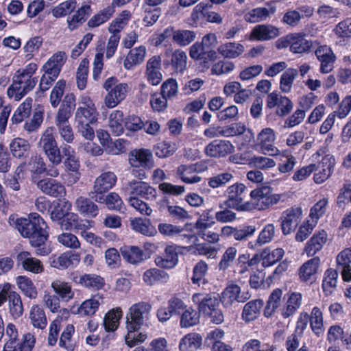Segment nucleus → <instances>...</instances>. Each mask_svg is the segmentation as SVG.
Returning <instances> with one entry per match:
<instances>
[{"mask_svg": "<svg viewBox=\"0 0 351 351\" xmlns=\"http://www.w3.org/2000/svg\"><path fill=\"white\" fill-rule=\"evenodd\" d=\"M101 201L98 203L105 204L109 210L121 212L124 209V204L121 197L114 192H110L106 195H102Z\"/></svg>", "mask_w": 351, "mask_h": 351, "instance_id": "a18cd8bd", "label": "nucleus"}, {"mask_svg": "<svg viewBox=\"0 0 351 351\" xmlns=\"http://www.w3.org/2000/svg\"><path fill=\"white\" fill-rule=\"evenodd\" d=\"M327 239L328 234L324 230L315 232L306 243L304 252L308 257L315 256L323 248Z\"/></svg>", "mask_w": 351, "mask_h": 351, "instance_id": "a211bd4d", "label": "nucleus"}, {"mask_svg": "<svg viewBox=\"0 0 351 351\" xmlns=\"http://www.w3.org/2000/svg\"><path fill=\"white\" fill-rule=\"evenodd\" d=\"M29 318L32 325L38 328L43 329L47 326V321L44 310L38 305H33L29 313Z\"/></svg>", "mask_w": 351, "mask_h": 351, "instance_id": "09e8293b", "label": "nucleus"}, {"mask_svg": "<svg viewBox=\"0 0 351 351\" xmlns=\"http://www.w3.org/2000/svg\"><path fill=\"white\" fill-rule=\"evenodd\" d=\"M168 275L166 272L154 268L147 270L143 274L144 281L149 285H152L158 281L167 280Z\"/></svg>", "mask_w": 351, "mask_h": 351, "instance_id": "338daca9", "label": "nucleus"}, {"mask_svg": "<svg viewBox=\"0 0 351 351\" xmlns=\"http://www.w3.org/2000/svg\"><path fill=\"white\" fill-rule=\"evenodd\" d=\"M66 60V55L65 52L58 51L43 66V70L49 75L58 76Z\"/></svg>", "mask_w": 351, "mask_h": 351, "instance_id": "5701e85b", "label": "nucleus"}, {"mask_svg": "<svg viewBox=\"0 0 351 351\" xmlns=\"http://www.w3.org/2000/svg\"><path fill=\"white\" fill-rule=\"evenodd\" d=\"M193 302L197 305L198 311L205 315L219 307V300L214 293H196L192 296Z\"/></svg>", "mask_w": 351, "mask_h": 351, "instance_id": "ddd939ff", "label": "nucleus"}, {"mask_svg": "<svg viewBox=\"0 0 351 351\" xmlns=\"http://www.w3.org/2000/svg\"><path fill=\"white\" fill-rule=\"evenodd\" d=\"M123 258L128 263L137 264L146 258L144 252L138 247L131 246L121 250Z\"/></svg>", "mask_w": 351, "mask_h": 351, "instance_id": "c03bdc74", "label": "nucleus"}, {"mask_svg": "<svg viewBox=\"0 0 351 351\" xmlns=\"http://www.w3.org/2000/svg\"><path fill=\"white\" fill-rule=\"evenodd\" d=\"M14 227L22 237L29 239L32 246L36 248V254L45 256L49 253V248L45 245L48 237L47 226L39 215L31 213L28 218L16 219Z\"/></svg>", "mask_w": 351, "mask_h": 351, "instance_id": "f257e3e1", "label": "nucleus"}, {"mask_svg": "<svg viewBox=\"0 0 351 351\" xmlns=\"http://www.w3.org/2000/svg\"><path fill=\"white\" fill-rule=\"evenodd\" d=\"M128 86L125 83H121L115 85L104 99V102L108 108H112L117 106L126 96Z\"/></svg>", "mask_w": 351, "mask_h": 351, "instance_id": "412c9836", "label": "nucleus"}, {"mask_svg": "<svg viewBox=\"0 0 351 351\" xmlns=\"http://www.w3.org/2000/svg\"><path fill=\"white\" fill-rule=\"evenodd\" d=\"M120 309L111 310L108 311L104 319V326L107 331H114L119 325V320L121 317Z\"/></svg>", "mask_w": 351, "mask_h": 351, "instance_id": "680f3d73", "label": "nucleus"}, {"mask_svg": "<svg viewBox=\"0 0 351 351\" xmlns=\"http://www.w3.org/2000/svg\"><path fill=\"white\" fill-rule=\"evenodd\" d=\"M92 10L90 5H82L71 17L68 18V28L71 31L77 29L80 25L86 21L88 16L90 14Z\"/></svg>", "mask_w": 351, "mask_h": 351, "instance_id": "f704fd0d", "label": "nucleus"}, {"mask_svg": "<svg viewBox=\"0 0 351 351\" xmlns=\"http://www.w3.org/2000/svg\"><path fill=\"white\" fill-rule=\"evenodd\" d=\"M145 53L146 48L144 46H140L131 49L124 60V67L130 70L134 66L140 64L144 60Z\"/></svg>", "mask_w": 351, "mask_h": 351, "instance_id": "c9c22d12", "label": "nucleus"}, {"mask_svg": "<svg viewBox=\"0 0 351 351\" xmlns=\"http://www.w3.org/2000/svg\"><path fill=\"white\" fill-rule=\"evenodd\" d=\"M196 34L193 31L188 29H178L173 34V42L181 47L189 45L195 39Z\"/></svg>", "mask_w": 351, "mask_h": 351, "instance_id": "6e6d98bb", "label": "nucleus"}, {"mask_svg": "<svg viewBox=\"0 0 351 351\" xmlns=\"http://www.w3.org/2000/svg\"><path fill=\"white\" fill-rule=\"evenodd\" d=\"M88 74V62L84 59L81 61L76 72V83L77 88L82 90H84L87 84V77Z\"/></svg>", "mask_w": 351, "mask_h": 351, "instance_id": "5fc2aeb1", "label": "nucleus"}, {"mask_svg": "<svg viewBox=\"0 0 351 351\" xmlns=\"http://www.w3.org/2000/svg\"><path fill=\"white\" fill-rule=\"evenodd\" d=\"M72 280L86 288L95 290L101 289L104 285L103 278L96 274L75 276L72 278Z\"/></svg>", "mask_w": 351, "mask_h": 351, "instance_id": "2f4dec72", "label": "nucleus"}, {"mask_svg": "<svg viewBox=\"0 0 351 351\" xmlns=\"http://www.w3.org/2000/svg\"><path fill=\"white\" fill-rule=\"evenodd\" d=\"M285 254L282 248H276L271 252L264 250L261 254L262 265L263 267H269L280 261Z\"/></svg>", "mask_w": 351, "mask_h": 351, "instance_id": "bf43d9fd", "label": "nucleus"}, {"mask_svg": "<svg viewBox=\"0 0 351 351\" xmlns=\"http://www.w3.org/2000/svg\"><path fill=\"white\" fill-rule=\"evenodd\" d=\"M282 291L280 289H274L270 294L264 310L266 317H271L281 304Z\"/></svg>", "mask_w": 351, "mask_h": 351, "instance_id": "49530a36", "label": "nucleus"}, {"mask_svg": "<svg viewBox=\"0 0 351 351\" xmlns=\"http://www.w3.org/2000/svg\"><path fill=\"white\" fill-rule=\"evenodd\" d=\"M97 112L95 104L88 95H81L79 99V107L75 112V120L77 123H94L97 121Z\"/></svg>", "mask_w": 351, "mask_h": 351, "instance_id": "1a4fd4ad", "label": "nucleus"}, {"mask_svg": "<svg viewBox=\"0 0 351 351\" xmlns=\"http://www.w3.org/2000/svg\"><path fill=\"white\" fill-rule=\"evenodd\" d=\"M202 345V337L199 334L189 333L180 341L179 348L180 351H195Z\"/></svg>", "mask_w": 351, "mask_h": 351, "instance_id": "37998d69", "label": "nucleus"}, {"mask_svg": "<svg viewBox=\"0 0 351 351\" xmlns=\"http://www.w3.org/2000/svg\"><path fill=\"white\" fill-rule=\"evenodd\" d=\"M51 288L62 300L69 301L73 298L74 292L69 282L61 280H55L51 282Z\"/></svg>", "mask_w": 351, "mask_h": 351, "instance_id": "79ce46f5", "label": "nucleus"}, {"mask_svg": "<svg viewBox=\"0 0 351 351\" xmlns=\"http://www.w3.org/2000/svg\"><path fill=\"white\" fill-rule=\"evenodd\" d=\"M335 163V158L331 155H326L321 162L316 165L314 174V181L317 184H321L326 180L331 175Z\"/></svg>", "mask_w": 351, "mask_h": 351, "instance_id": "dca6fc26", "label": "nucleus"}, {"mask_svg": "<svg viewBox=\"0 0 351 351\" xmlns=\"http://www.w3.org/2000/svg\"><path fill=\"white\" fill-rule=\"evenodd\" d=\"M101 300V298L98 295L86 300L77 307L76 311H73V313L82 316H92L98 310Z\"/></svg>", "mask_w": 351, "mask_h": 351, "instance_id": "4c0bfd02", "label": "nucleus"}, {"mask_svg": "<svg viewBox=\"0 0 351 351\" xmlns=\"http://www.w3.org/2000/svg\"><path fill=\"white\" fill-rule=\"evenodd\" d=\"M320 264L319 257H314L305 262L300 268V278L304 282L313 281L315 279Z\"/></svg>", "mask_w": 351, "mask_h": 351, "instance_id": "c756f323", "label": "nucleus"}, {"mask_svg": "<svg viewBox=\"0 0 351 351\" xmlns=\"http://www.w3.org/2000/svg\"><path fill=\"white\" fill-rule=\"evenodd\" d=\"M130 196H138L147 200H154L156 197V189L148 183L141 181L132 180L125 188Z\"/></svg>", "mask_w": 351, "mask_h": 351, "instance_id": "f8f14e48", "label": "nucleus"}, {"mask_svg": "<svg viewBox=\"0 0 351 351\" xmlns=\"http://www.w3.org/2000/svg\"><path fill=\"white\" fill-rule=\"evenodd\" d=\"M298 75V71L295 69H287L280 77V89L284 93H289L292 87L293 82Z\"/></svg>", "mask_w": 351, "mask_h": 351, "instance_id": "69168bd1", "label": "nucleus"}, {"mask_svg": "<svg viewBox=\"0 0 351 351\" xmlns=\"http://www.w3.org/2000/svg\"><path fill=\"white\" fill-rule=\"evenodd\" d=\"M276 11V7L271 3H267L265 7H259L247 12L244 19L247 22L256 23L267 20L273 16Z\"/></svg>", "mask_w": 351, "mask_h": 351, "instance_id": "f3484780", "label": "nucleus"}, {"mask_svg": "<svg viewBox=\"0 0 351 351\" xmlns=\"http://www.w3.org/2000/svg\"><path fill=\"white\" fill-rule=\"evenodd\" d=\"M123 114L120 110H114L109 117V127L111 132L116 136L123 132Z\"/></svg>", "mask_w": 351, "mask_h": 351, "instance_id": "3c124183", "label": "nucleus"}, {"mask_svg": "<svg viewBox=\"0 0 351 351\" xmlns=\"http://www.w3.org/2000/svg\"><path fill=\"white\" fill-rule=\"evenodd\" d=\"M37 186L44 193L59 197L65 194V188L60 182L51 178L42 179L38 182Z\"/></svg>", "mask_w": 351, "mask_h": 351, "instance_id": "a878e982", "label": "nucleus"}, {"mask_svg": "<svg viewBox=\"0 0 351 351\" xmlns=\"http://www.w3.org/2000/svg\"><path fill=\"white\" fill-rule=\"evenodd\" d=\"M39 148L44 152L50 163L60 164L62 156L58 147L53 127L47 128L38 142Z\"/></svg>", "mask_w": 351, "mask_h": 351, "instance_id": "20e7f679", "label": "nucleus"}, {"mask_svg": "<svg viewBox=\"0 0 351 351\" xmlns=\"http://www.w3.org/2000/svg\"><path fill=\"white\" fill-rule=\"evenodd\" d=\"M310 325L312 330L317 335L324 332L323 313L319 308L315 306L312 309L309 315Z\"/></svg>", "mask_w": 351, "mask_h": 351, "instance_id": "8fccbe9b", "label": "nucleus"}, {"mask_svg": "<svg viewBox=\"0 0 351 351\" xmlns=\"http://www.w3.org/2000/svg\"><path fill=\"white\" fill-rule=\"evenodd\" d=\"M338 273L335 269H328L324 274L322 288L324 291L331 293L337 286Z\"/></svg>", "mask_w": 351, "mask_h": 351, "instance_id": "774afa93", "label": "nucleus"}, {"mask_svg": "<svg viewBox=\"0 0 351 351\" xmlns=\"http://www.w3.org/2000/svg\"><path fill=\"white\" fill-rule=\"evenodd\" d=\"M302 219V209L293 206L285 210L280 217L282 232L288 235L294 232Z\"/></svg>", "mask_w": 351, "mask_h": 351, "instance_id": "6e6552de", "label": "nucleus"}, {"mask_svg": "<svg viewBox=\"0 0 351 351\" xmlns=\"http://www.w3.org/2000/svg\"><path fill=\"white\" fill-rule=\"evenodd\" d=\"M213 225H199V228H195L198 237L203 239L204 241L215 243L219 240V235L218 233L211 230L210 228Z\"/></svg>", "mask_w": 351, "mask_h": 351, "instance_id": "e2e57ef3", "label": "nucleus"}, {"mask_svg": "<svg viewBox=\"0 0 351 351\" xmlns=\"http://www.w3.org/2000/svg\"><path fill=\"white\" fill-rule=\"evenodd\" d=\"M178 262V254L176 247L173 245L167 246L164 253L155 258L156 265L165 269H171L174 267Z\"/></svg>", "mask_w": 351, "mask_h": 351, "instance_id": "aec40b11", "label": "nucleus"}, {"mask_svg": "<svg viewBox=\"0 0 351 351\" xmlns=\"http://www.w3.org/2000/svg\"><path fill=\"white\" fill-rule=\"evenodd\" d=\"M77 7L76 0H67L52 10L53 15L56 17H62L71 14Z\"/></svg>", "mask_w": 351, "mask_h": 351, "instance_id": "4d7b16f0", "label": "nucleus"}, {"mask_svg": "<svg viewBox=\"0 0 351 351\" xmlns=\"http://www.w3.org/2000/svg\"><path fill=\"white\" fill-rule=\"evenodd\" d=\"M10 149L14 157L25 158L29 155L30 145L27 141L23 138H16L12 141Z\"/></svg>", "mask_w": 351, "mask_h": 351, "instance_id": "58836bf2", "label": "nucleus"}, {"mask_svg": "<svg viewBox=\"0 0 351 351\" xmlns=\"http://www.w3.org/2000/svg\"><path fill=\"white\" fill-rule=\"evenodd\" d=\"M114 12V10H113L112 7H106L97 14L92 16V18L88 21V27L94 28L99 26L108 21Z\"/></svg>", "mask_w": 351, "mask_h": 351, "instance_id": "864d4df0", "label": "nucleus"}, {"mask_svg": "<svg viewBox=\"0 0 351 351\" xmlns=\"http://www.w3.org/2000/svg\"><path fill=\"white\" fill-rule=\"evenodd\" d=\"M234 146L226 140H214L205 147V153L212 158H222L232 154Z\"/></svg>", "mask_w": 351, "mask_h": 351, "instance_id": "4468645a", "label": "nucleus"}, {"mask_svg": "<svg viewBox=\"0 0 351 351\" xmlns=\"http://www.w3.org/2000/svg\"><path fill=\"white\" fill-rule=\"evenodd\" d=\"M246 190V186L239 182L228 186L226 191L227 199L224 202L226 207L237 211H249L252 204L249 201L243 202L247 195Z\"/></svg>", "mask_w": 351, "mask_h": 351, "instance_id": "39448f33", "label": "nucleus"}, {"mask_svg": "<svg viewBox=\"0 0 351 351\" xmlns=\"http://www.w3.org/2000/svg\"><path fill=\"white\" fill-rule=\"evenodd\" d=\"M130 226L133 230L147 237H153L157 234V230L153 226L149 219L134 218L130 220Z\"/></svg>", "mask_w": 351, "mask_h": 351, "instance_id": "e433bc0d", "label": "nucleus"}, {"mask_svg": "<svg viewBox=\"0 0 351 351\" xmlns=\"http://www.w3.org/2000/svg\"><path fill=\"white\" fill-rule=\"evenodd\" d=\"M71 203L66 199H60L58 204L53 206L50 213V217L53 221L60 223L71 209Z\"/></svg>", "mask_w": 351, "mask_h": 351, "instance_id": "ea45409f", "label": "nucleus"}, {"mask_svg": "<svg viewBox=\"0 0 351 351\" xmlns=\"http://www.w3.org/2000/svg\"><path fill=\"white\" fill-rule=\"evenodd\" d=\"M290 45V51L295 53H302L307 52L313 47L311 41H308L302 37H288L285 41H282V47H287Z\"/></svg>", "mask_w": 351, "mask_h": 351, "instance_id": "7c9ffc66", "label": "nucleus"}, {"mask_svg": "<svg viewBox=\"0 0 351 351\" xmlns=\"http://www.w3.org/2000/svg\"><path fill=\"white\" fill-rule=\"evenodd\" d=\"M117 179V176L113 172L102 173L95 180L89 196L95 201H101L103 199L102 195H105L115 185Z\"/></svg>", "mask_w": 351, "mask_h": 351, "instance_id": "0eeeda50", "label": "nucleus"}, {"mask_svg": "<svg viewBox=\"0 0 351 351\" xmlns=\"http://www.w3.org/2000/svg\"><path fill=\"white\" fill-rule=\"evenodd\" d=\"M262 150L269 155L274 156L278 154V149L273 145L275 140V134L272 129L265 128L258 136Z\"/></svg>", "mask_w": 351, "mask_h": 351, "instance_id": "b1692460", "label": "nucleus"}, {"mask_svg": "<svg viewBox=\"0 0 351 351\" xmlns=\"http://www.w3.org/2000/svg\"><path fill=\"white\" fill-rule=\"evenodd\" d=\"M5 302H8L10 315L14 318L20 317L23 313V306L20 295L11 289L7 292Z\"/></svg>", "mask_w": 351, "mask_h": 351, "instance_id": "c85d7f7f", "label": "nucleus"}, {"mask_svg": "<svg viewBox=\"0 0 351 351\" xmlns=\"http://www.w3.org/2000/svg\"><path fill=\"white\" fill-rule=\"evenodd\" d=\"M315 54L320 62L319 71L322 73H328L332 71L336 56L329 46L326 45L318 46L315 51Z\"/></svg>", "mask_w": 351, "mask_h": 351, "instance_id": "9b49d317", "label": "nucleus"}, {"mask_svg": "<svg viewBox=\"0 0 351 351\" xmlns=\"http://www.w3.org/2000/svg\"><path fill=\"white\" fill-rule=\"evenodd\" d=\"M233 178L234 176L231 172L224 171L210 177L208 179V184L213 189H217L225 186Z\"/></svg>", "mask_w": 351, "mask_h": 351, "instance_id": "13d9d810", "label": "nucleus"}, {"mask_svg": "<svg viewBox=\"0 0 351 351\" xmlns=\"http://www.w3.org/2000/svg\"><path fill=\"white\" fill-rule=\"evenodd\" d=\"M16 283L23 294L31 299H35L38 291L33 282L27 277L20 276L16 278Z\"/></svg>", "mask_w": 351, "mask_h": 351, "instance_id": "de8ad7c7", "label": "nucleus"}, {"mask_svg": "<svg viewBox=\"0 0 351 351\" xmlns=\"http://www.w3.org/2000/svg\"><path fill=\"white\" fill-rule=\"evenodd\" d=\"M57 241L66 248L76 250L80 247V242L77 237L71 232L61 233L57 237Z\"/></svg>", "mask_w": 351, "mask_h": 351, "instance_id": "0e129e2a", "label": "nucleus"}, {"mask_svg": "<svg viewBox=\"0 0 351 351\" xmlns=\"http://www.w3.org/2000/svg\"><path fill=\"white\" fill-rule=\"evenodd\" d=\"M152 306L148 302H140L132 304L126 314V328L128 332L138 330L149 318Z\"/></svg>", "mask_w": 351, "mask_h": 351, "instance_id": "7ed1b4c3", "label": "nucleus"}, {"mask_svg": "<svg viewBox=\"0 0 351 351\" xmlns=\"http://www.w3.org/2000/svg\"><path fill=\"white\" fill-rule=\"evenodd\" d=\"M81 221L77 214L69 212L58 225L62 230H82Z\"/></svg>", "mask_w": 351, "mask_h": 351, "instance_id": "603ef678", "label": "nucleus"}, {"mask_svg": "<svg viewBox=\"0 0 351 351\" xmlns=\"http://www.w3.org/2000/svg\"><path fill=\"white\" fill-rule=\"evenodd\" d=\"M279 29L271 25H258L250 34V38L257 40H267L277 37Z\"/></svg>", "mask_w": 351, "mask_h": 351, "instance_id": "bb28decb", "label": "nucleus"}, {"mask_svg": "<svg viewBox=\"0 0 351 351\" xmlns=\"http://www.w3.org/2000/svg\"><path fill=\"white\" fill-rule=\"evenodd\" d=\"M17 260L21 264L23 268L28 271L34 274H40L44 270L42 262L36 258L31 257L28 252H20L17 256Z\"/></svg>", "mask_w": 351, "mask_h": 351, "instance_id": "393cba45", "label": "nucleus"}, {"mask_svg": "<svg viewBox=\"0 0 351 351\" xmlns=\"http://www.w3.org/2000/svg\"><path fill=\"white\" fill-rule=\"evenodd\" d=\"M250 196L251 200L249 201V204L252 205L249 208V211L254 209L265 210L277 204L281 199V195L273 193L272 189L268 186L256 188L250 192Z\"/></svg>", "mask_w": 351, "mask_h": 351, "instance_id": "f03ea898", "label": "nucleus"}, {"mask_svg": "<svg viewBox=\"0 0 351 351\" xmlns=\"http://www.w3.org/2000/svg\"><path fill=\"white\" fill-rule=\"evenodd\" d=\"M80 255L71 251L64 252L57 257H54L51 261V267L59 269H64L79 263Z\"/></svg>", "mask_w": 351, "mask_h": 351, "instance_id": "cd10ccee", "label": "nucleus"}, {"mask_svg": "<svg viewBox=\"0 0 351 351\" xmlns=\"http://www.w3.org/2000/svg\"><path fill=\"white\" fill-rule=\"evenodd\" d=\"M217 50L223 57L233 59L241 56L245 49L243 45L230 42L220 45Z\"/></svg>", "mask_w": 351, "mask_h": 351, "instance_id": "a19ab883", "label": "nucleus"}, {"mask_svg": "<svg viewBox=\"0 0 351 351\" xmlns=\"http://www.w3.org/2000/svg\"><path fill=\"white\" fill-rule=\"evenodd\" d=\"M250 298L248 292H241L237 285L231 284L221 293V301L225 307H231L236 302H245Z\"/></svg>", "mask_w": 351, "mask_h": 351, "instance_id": "9d476101", "label": "nucleus"}, {"mask_svg": "<svg viewBox=\"0 0 351 351\" xmlns=\"http://www.w3.org/2000/svg\"><path fill=\"white\" fill-rule=\"evenodd\" d=\"M302 294L293 292L288 295L286 303L281 309V315L284 318H288L295 313L302 304Z\"/></svg>", "mask_w": 351, "mask_h": 351, "instance_id": "473e14b6", "label": "nucleus"}, {"mask_svg": "<svg viewBox=\"0 0 351 351\" xmlns=\"http://www.w3.org/2000/svg\"><path fill=\"white\" fill-rule=\"evenodd\" d=\"M204 171L202 164L195 163L191 165H182L176 170L177 176L185 183H197L201 180V177L195 174Z\"/></svg>", "mask_w": 351, "mask_h": 351, "instance_id": "2eb2a0df", "label": "nucleus"}, {"mask_svg": "<svg viewBox=\"0 0 351 351\" xmlns=\"http://www.w3.org/2000/svg\"><path fill=\"white\" fill-rule=\"evenodd\" d=\"M264 302L262 300L256 299L248 302L245 304L242 318L245 322H250L256 319L260 315L261 309Z\"/></svg>", "mask_w": 351, "mask_h": 351, "instance_id": "72a5a7b5", "label": "nucleus"}, {"mask_svg": "<svg viewBox=\"0 0 351 351\" xmlns=\"http://www.w3.org/2000/svg\"><path fill=\"white\" fill-rule=\"evenodd\" d=\"M129 162L134 167L151 169L154 167L153 156L148 149L134 150L131 153Z\"/></svg>", "mask_w": 351, "mask_h": 351, "instance_id": "6ab92c4d", "label": "nucleus"}, {"mask_svg": "<svg viewBox=\"0 0 351 351\" xmlns=\"http://www.w3.org/2000/svg\"><path fill=\"white\" fill-rule=\"evenodd\" d=\"M36 82L35 77L16 71L13 77V83L8 89V96L19 101L34 88Z\"/></svg>", "mask_w": 351, "mask_h": 351, "instance_id": "423d86ee", "label": "nucleus"}, {"mask_svg": "<svg viewBox=\"0 0 351 351\" xmlns=\"http://www.w3.org/2000/svg\"><path fill=\"white\" fill-rule=\"evenodd\" d=\"M75 210L87 217H95L99 212L98 206L90 198L80 196L74 203Z\"/></svg>", "mask_w": 351, "mask_h": 351, "instance_id": "4be33fe9", "label": "nucleus"}, {"mask_svg": "<svg viewBox=\"0 0 351 351\" xmlns=\"http://www.w3.org/2000/svg\"><path fill=\"white\" fill-rule=\"evenodd\" d=\"M187 56L184 51L177 49L171 54V64L176 72H183L186 67Z\"/></svg>", "mask_w": 351, "mask_h": 351, "instance_id": "052dcab7", "label": "nucleus"}]
</instances>
